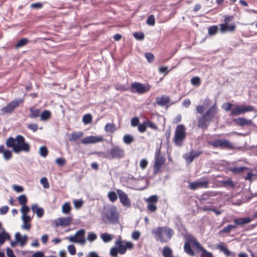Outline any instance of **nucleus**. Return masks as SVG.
<instances>
[{
	"instance_id": "1",
	"label": "nucleus",
	"mask_w": 257,
	"mask_h": 257,
	"mask_svg": "<svg viewBox=\"0 0 257 257\" xmlns=\"http://www.w3.org/2000/svg\"><path fill=\"white\" fill-rule=\"evenodd\" d=\"M6 144L9 148H12L16 153L21 152L28 153L30 151V145L26 142L25 138L22 135H17L16 138L10 137L6 141Z\"/></svg>"
},
{
	"instance_id": "2",
	"label": "nucleus",
	"mask_w": 257,
	"mask_h": 257,
	"mask_svg": "<svg viewBox=\"0 0 257 257\" xmlns=\"http://www.w3.org/2000/svg\"><path fill=\"white\" fill-rule=\"evenodd\" d=\"M218 111V107L215 103L198 118L197 122L198 127L203 130L207 129L209 123L214 118L215 115L217 113Z\"/></svg>"
},
{
	"instance_id": "3",
	"label": "nucleus",
	"mask_w": 257,
	"mask_h": 257,
	"mask_svg": "<svg viewBox=\"0 0 257 257\" xmlns=\"http://www.w3.org/2000/svg\"><path fill=\"white\" fill-rule=\"evenodd\" d=\"M103 222L115 224L118 222L119 214L116 207L112 206L104 209L101 215Z\"/></svg>"
},
{
	"instance_id": "4",
	"label": "nucleus",
	"mask_w": 257,
	"mask_h": 257,
	"mask_svg": "<svg viewBox=\"0 0 257 257\" xmlns=\"http://www.w3.org/2000/svg\"><path fill=\"white\" fill-rule=\"evenodd\" d=\"M152 234L157 240L163 241L165 239H170L174 231L167 227H158L152 230Z\"/></svg>"
},
{
	"instance_id": "5",
	"label": "nucleus",
	"mask_w": 257,
	"mask_h": 257,
	"mask_svg": "<svg viewBox=\"0 0 257 257\" xmlns=\"http://www.w3.org/2000/svg\"><path fill=\"white\" fill-rule=\"evenodd\" d=\"M166 158L161 152L160 149L157 150L155 154V162L153 165V173L156 175L163 171L165 167Z\"/></svg>"
},
{
	"instance_id": "6",
	"label": "nucleus",
	"mask_w": 257,
	"mask_h": 257,
	"mask_svg": "<svg viewBox=\"0 0 257 257\" xmlns=\"http://www.w3.org/2000/svg\"><path fill=\"white\" fill-rule=\"evenodd\" d=\"M186 137V128L183 124L178 125L175 131L173 141L175 145L181 147Z\"/></svg>"
},
{
	"instance_id": "7",
	"label": "nucleus",
	"mask_w": 257,
	"mask_h": 257,
	"mask_svg": "<svg viewBox=\"0 0 257 257\" xmlns=\"http://www.w3.org/2000/svg\"><path fill=\"white\" fill-rule=\"evenodd\" d=\"M24 99L22 98L13 100L0 109L1 114L5 115L13 113L17 108L24 103Z\"/></svg>"
},
{
	"instance_id": "8",
	"label": "nucleus",
	"mask_w": 257,
	"mask_h": 257,
	"mask_svg": "<svg viewBox=\"0 0 257 257\" xmlns=\"http://www.w3.org/2000/svg\"><path fill=\"white\" fill-rule=\"evenodd\" d=\"M125 156V151L123 148L115 145L108 152V158L111 159H121Z\"/></svg>"
},
{
	"instance_id": "9",
	"label": "nucleus",
	"mask_w": 257,
	"mask_h": 257,
	"mask_svg": "<svg viewBox=\"0 0 257 257\" xmlns=\"http://www.w3.org/2000/svg\"><path fill=\"white\" fill-rule=\"evenodd\" d=\"M233 16H226L224 18V23L219 24L221 33H225L227 32H233L235 31L236 27L234 23L228 24L229 22L233 20Z\"/></svg>"
},
{
	"instance_id": "10",
	"label": "nucleus",
	"mask_w": 257,
	"mask_h": 257,
	"mask_svg": "<svg viewBox=\"0 0 257 257\" xmlns=\"http://www.w3.org/2000/svg\"><path fill=\"white\" fill-rule=\"evenodd\" d=\"M150 89L149 84H143L140 82H133L131 85V91L133 93L143 94L148 91Z\"/></svg>"
},
{
	"instance_id": "11",
	"label": "nucleus",
	"mask_w": 257,
	"mask_h": 257,
	"mask_svg": "<svg viewBox=\"0 0 257 257\" xmlns=\"http://www.w3.org/2000/svg\"><path fill=\"white\" fill-rule=\"evenodd\" d=\"M254 107L251 105H238L231 110L230 115L237 116L241 114H244L247 112L254 111Z\"/></svg>"
},
{
	"instance_id": "12",
	"label": "nucleus",
	"mask_w": 257,
	"mask_h": 257,
	"mask_svg": "<svg viewBox=\"0 0 257 257\" xmlns=\"http://www.w3.org/2000/svg\"><path fill=\"white\" fill-rule=\"evenodd\" d=\"M116 192L118 194L119 201L123 206L130 207L131 206V200L128 197L127 195L122 190L117 189Z\"/></svg>"
},
{
	"instance_id": "13",
	"label": "nucleus",
	"mask_w": 257,
	"mask_h": 257,
	"mask_svg": "<svg viewBox=\"0 0 257 257\" xmlns=\"http://www.w3.org/2000/svg\"><path fill=\"white\" fill-rule=\"evenodd\" d=\"M208 180L201 181L200 180H199L194 182H189V185L188 187L189 189L194 190L200 188H207L208 187Z\"/></svg>"
},
{
	"instance_id": "14",
	"label": "nucleus",
	"mask_w": 257,
	"mask_h": 257,
	"mask_svg": "<svg viewBox=\"0 0 257 257\" xmlns=\"http://www.w3.org/2000/svg\"><path fill=\"white\" fill-rule=\"evenodd\" d=\"M104 139L102 136H90L86 137L81 140V143L83 144H95L102 142Z\"/></svg>"
},
{
	"instance_id": "15",
	"label": "nucleus",
	"mask_w": 257,
	"mask_h": 257,
	"mask_svg": "<svg viewBox=\"0 0 257 257\" xmlns=\"http://www.w3.org/2000/svg\"><path fill=\"white\" fill-rule=\"evenodd\" d=\"M202 153V151H194L191 150L189 153L185 154L183 156L184 159L186 160L187 163L189 164L192 163L193 160L195 158L199 156Z\"/></svg>"
},
{
	"instance_id": "16",
	"label": "nucleus",
	"mask_w": 257,
	"mask_h": 257,
	"mask_svg": "<svg viewBox=\"0 0 257 257\" xmlns=\"http://www.w3.org/2000/svg\"><path fill=\"white\" fill-rule=\"evenodd\" d=\"M72 215L66 217H60L55 220L56 226H66L72 223Z\"/></svg>"
},
{
	"instance_id": "17",
	"label": "nucleus",
	"mask_w": 257,
	"mask_h": 257,
	"mask_svg": "<svg viewBox=\"0 0 257 257\" xmlns=\"http://www.w3.org/2000/svg\"><path fill=\"white\" fill-rule=\"evenodd\" d=\"M216 248L218 249L220 252H223L226 257H236L235 252L229 250L227 247L223 243L218 244Z\"/></svg>"
},
{
	"instance_id": "18",
	"label": "nucleus",
	"mask_w": 257,
	"mask_h": 257,
	"mask_svg": "<svg viewBox=\"0 0 257 257\" xmlns=\"http://www.w3.org/2000/svg\"><path fill=\"white\" fill-rule=\"evenodd\" d=\"M235 124L240 126L252 125V121L251 119H247L244 117H238L233 119Z\"/></svg>"
},
{
	"instance_id": "19",
	"label": "nucleus",
	"mask_w": 257,
	"mask_h": 257,
	"mask_svg": "<svg viewBox=\"0 0 257 257\" xmlns=\"http://www.w3.org/2000/svg\"><path fill=\"white\" fill-rule=\"evenodd\" d=\"M252 220V219L249 217L238 218L233 220V223L235 224L234 225H236V228L237 226H243L250 223Z\"/></svg>"
},
{
	"instance_id": "20",
	"label": "nucleus",
	"mask_w": 257,
	"mask_h": 257,
	"mask_svg": "<svg viewBox=\"0 0 257 257\" xmlns=\"http://www.w3.org/2000/svg\"><path fill=\"white\" fill-rule=\"evenodd\" d=\"M85 231L83 229H80L77 231L74 236H71L70 241H85Z\"/></svg>"
},
{
	"instance_id": "21",
	"label": "nucleus",
	"mask_w": 257,
	"mask_h": 257,
	"mask_svg": "<svg viewBox=\"0 0 257 257\" xmlns=\"http://www.w3.org/2000/svg\"><path fill=\"white\" fill-rule=\"evenodd\" d=\"M170 102V98L169 96L164 95L161 97L156 98V103L158 105L164 106H167Z\"/></svg>"
},
{
	"instance_id": "22",
	"label": "nucleus",
	"mask_w": 257,
	"mask_h": 257,
	"mask_svg": "<svg viewBox=\"0 0 257 257\" xmlns=\"http://www.w3.org/2000/svg\"><path fill=\"white\" fill-rule=\"evenodd\" d=\"M83 135L84 133L82 132H74L69 135L68 140L70 142H75L82 138Z\"/></svg>"
},
{
	"instance_id": "23",
	"label": "nucleus",
	"mask_w": 257,
	"mask_h": 257,
	"mask_svg": "<svg viewBox=\"0 0 257 257\" xmlns=\"http://www.w3.org/2000/svg\"><path fill=\"white\" fill-rule=\"evenodd\" d=\"M192 242H185L184 249L185 252L191 256H194L195 255V252L192 248Z\"/></svg>"
},
{
	"instance_id": "24",
	"label": "nucleus",
	"mask_w": 257,
	"mask_h": 257,
	"mask_svg": "<svg viewBox=\"0 0 257 257\" xmlns=\"http://www.w3.org/2000/svg\"><path fill=\"white\" fill-rule=\"evenodd\" d=\"M22 219L23 221V225H22V227L23 229L26 230H30L31 228V218L29 215L27 216H22Z\"/></svg>"
},
{
	"instance_id": "25",
	"label": "nucleus",
	"mask_w": 257,
	"mask_h": 257,
	"mask_svg": "<svg viewBox=\"0 0 257 257\" xmlns=\"http://www.w3.org/2000/svg\"><path fill=\"white\" fill-rule=\"evenodd\" d=\"M30 114L29 117L32 118H35L39 117L40 115V110L37 109L35 107H31L29 109Z\"/></svg>"
},
{
	"instance_id": "26",
	"label": "nucleus",
	"mask_w": 257,
	"mask_h": 257,
	"mask_svg": "<svg viewBox=\"0 0 257 257\" xmlns=\"http://www.w3.org/2000/svg\"><path fill=\"white\" fill-rule=\"evenodd\" d=\"M247 169L248 168L246 167H230L228 168V170L234 174H237L243 172L245 170Z\"/></svg>"
},
{
	"instance_id": "27",
	"label": "nucleus",
	"mask_w": 257,
	"mask_h": 257,
	"mask_svg": "<svg viewBox=\"0 0 257 257\" xmlns=\"http://www.w3.org/2000/svg\"><path fill=\"white\" fill-rule=\"evenodd\" d=\"M32 209L34 213H36L38 217H42L44 215V210L42 208L38 207L37 205H33Z\"/></svg>"
},
{
	"instance_id": "28",
	"label": "nucleus",
	"mask_w": 257,
	"mask_h": 257,
	"mask_svg": "<svg viewBox=\"0 0 257 257\" xmlns=\"http://www.w3.org/2000/svg\"><path fill=\"white\" fill-rule=\"evenodd\" d=\"M234 145L231 142L228 140H222L221 148L222 149H226L231 150L234 149Z\"/></svg>"
},
{
	"instance_id": "29",
	"label": "nucleus",
	"mask_w": 257,
	"mask_h": 257,
	"mask_svg": "<svg viewBox=\"0 0 257 257\" xmlns=\"http://www.w3.org/2000/svg\"><path fill=\"white\" fill-rule=\"evenodd\" d=\"M222 140L220 139H216L213 141L208 142V144L210 146H212L214 148H220L221 149L222 148Z\"/></svg>"
},
{
	"instance_id": "30",
	"label": "nucleus",
	"mask_w": 257,
	"mask_h": 257,
	"mask_svg": "<svg viewBox=\"0 0 257 257\" xmlns=\"http://www.w3.org/2000/svg\"><path fill=\"white\" fill-rule=\"evenodd\" d=\"M123 242H115L116 247L118 249V252L121 254H124L126 249L125 245L122 244Z\"/></svg>"
},
{
	"instance_id": "31",
	"label": "nucleus",
	"mask_w": 257,
	"mask_h": 257,
	"mask_svg": "<svg viewBox=\"0 0 257 257\" xmlns=\"http://www.w3.org/2000/svg\"><path fill=\"white\" fill-rule=\"evenodd\" d=\"M236 229V225L229 224L226 226L223 227V228L219 232V234H222L223 233H228L230 232V231L232 229Z\"/></svg>"
},
{
	"instance_id": "32",
	"label": "nucleus",
	"mask_w": 257,
	"mask_h": 257,
	"mask_svg": "<svg viewBox=\"0 0 257 257\" xmlns=\"http://www.w3.org/2000/svg\"><path fill=\"white\" fill-rule=\"evenodd\" d=\"M71 207L69 202H66L62 205V211L64 214H68L71 210Z\"/></svg>"
},
{
	"instance_id": "33",
	"label": "nucleus",
	"mask_w": 257,
	"mask_h": 257,
	"mask_svg": "<svg viewBox=\"0 0 257 257\" xmlns=\"http://www.w3.org/2000/svg\"><path fill=\"white\" fill-rule=\"evenodd\" d=\"M218 31V27L216 25L211 26L208 28V34L209 36H214L216 35Z\"/></svg>"
},
{
	"instance_id": "34",
	"label": "nucleus",
	"mask_w": 257,
	"mask_h": 257,
	"mask_svg": "<svg viewBox=\"0 0 257 257\" xmlns=\"http://www.w3.org/2000/svg\"><path fill=\"white\" fill-rule=\"evenodd\" d=\"M116 130V126L114 123H107L104 127V130L106 132H110L113 133Z\"/></svg>"
},
{
	"instance_id": "35",
	"label": "nucleus",
	"mask_w": 257,
	"mask_h": 257,
	"mask_svg": "<svg viewBox=\"0 0 257 257\" xmlns=\"http://www.w3.org/2000/svg\"><path fill=\"white\" fill-rule=\"evenodd\" d=\"M29 41L27 38H23L20 40L15 45V48L18 49L19 48L24 46L29 43Z\"/></svg>"
},
{
	"instance_id": "36",
	"label": "nucleus",
	"mask_w": 257,
	"mask_h": 257,
	"mask_svg": "<svg viewBox=\"0 0 257 257\" xmlns=\"http://www.w3.org/2000/svg\"><path fill=\"white\" fill-rule=\"evenodd\" d=\"M11 241V236L9 233L5 231L3 229L2 232H0V241Z\"/></svg>"
},
{
	"instance_id": "37",
	"label": "nucleus",
	"mask_w": 257,
	"mask_h": 257,
	"mask_svg": "<svg viewBox=\"0 0 257 257\" xmlns=\"http://www.w3.org/2000/svg\"><path fill=\"white\" fill-rule=\"evenodd\" d=\"M134 137L129 134L125 135L123 137V141L125 144H130L134 141Z\"/></svg>"
},
{
	"instance_id": "38",
	"label": "nucleus",
	"mask_w": 257,
	"mask_h": 257,
	"mask_svg": "<svg viewBox=\"0 0 257 257\" xmlns=\"http://www.w3.org/2000/svg\"><path fill=\"white\" fill-rule=\"evenodd\" d=\"M29 239L27 235H21L20 232H17L15 234V241H27Z\"/></svg>"
},
{
	"instance_id": "39",
	"label": "nucleus",
	"mask_w": 257,
	"mask_h": 257,
	"mask_svg": "<svg viewBox=\"0 0 257 257\" xmlns=\"http://www.w3.org/2000/svg\"><path fill=\"white\" fill-rule=\"evenodd\" d=\"M92 117L90 114H86L83 115L82 121L85 124L90 123L92 122Z\"/></svg>"
},
{
	"instance_id": "40",
	"label": "nucleus",
	"mask_w": 257,
	"mask_h": 257,
	"mask_svg": "<svg viewBox=\"0 0 257 257\" xmlns=\"http://www.w3.org/2000/svg\"><path fill=\"white\" fill-rule=\"evenodd\" d=\"M51 112L49 110H45L42 112L41 118L43 120H47L51 117Z\"/></svg>"
},
{
	"instance_id": "41",
	"label": "nucleus",
	"mask_w": 257,
	"mask_h": 257,
	"mask_svg": "<svg viewBox=\"0 0 257 257\" xmlns=\"http://www.w3.org/2000/svg\"><path fill=\"white\" fill-rule=\"evenodd\" d=\"M191 83L193 85L198 86L201 84V81L199 77L195 76L191 78Z\"/></svg>"
},
{
	"instance_id": "42",
	"label": "nucleus",
	"mask_w": 257,
	"mask_h": 257,
	"mask_svg": "<svg viewBox=\"0 0 257 257\" xmlns=\"http://www.w3.org/2000/svg\"><path fill=\"white\" fill-rule=\"evenodd\" d=\"M147 209L151 212H155L157 209V207L155 203H151V202H147Z\"/></svg>"
},
{
	"instance_id": "43",
	"label": "nucleus",
	"mask_w": 257,
	"mask_h": 257,
	"mask_svg": "<svg viewBox=\"0 0 257 257\" xmlns=\"http://www.w3.org/2000/svg\"><path fill=\"white\" fill-rule=\"evenodd\" d=\"M107 196L109 200L112 202H115L117 199L116 194L113 191L109 192Z\"/></svg>"
},
{
	"instance_id": "44",
	"label": "nucleus",
	"mask_w": 257,
	"mask_h": 257,
	"mask_svg": "<svg viewBox=\"0 0 257 257\" xmlns=\"http://www.w3.org/2000/svg\"><path fill=\"white\" fill-rule=\"evenodd\" d=\"M18 200L19 204L22 205H25L28 201L27 198L25 195H20V196L18 197Z\"/></svg>"
},
{
	"instance_id": "45",
	"label": "nucleus",
	"mask_w": 257,
	"mask_h": 257,
	"mask_svg": "<svg viewBox=\"0 0 257 257\" xmlns=\"http://www.w3.org/2000/svg\"><path fill=\"white\" fill-rule=\"evenodd\" d=\"M162 254L164 256L172 255V250L171 248L165 246L163 249Z\"/></svg>"
},
{
	"instance_id": "46",
	"label": "nucleus",
	"mask_w": 257,
	"mask_h": 257,
	"mask_svg": "<svg viewBox=\"0 0 257 257\" xmlns=\"http://www.w3.org/2000/svg\"><path fill=\"white\" fill-rule=\"evenodd\" d=\"M39 153L40 155L43 157H46L48 154L47 148L45 146H43L40 148Z\"/></svg>"
},
{
	"instance_id": "47",
	"label": "nucleus",
	"mask_w": 257,
	"mask_h": 257,
	"mask_svg": "<svg viewBox=\"0 0 257 257\" xmlns=\"http://www.w3.org/2000/svg\"><path fill=\"white\" fill-rule=\"evenodd\" d=\"M100 237L103 241H110L112 239V236L107 233H102Z\"/></svg>"
},
{
	"instance_id": "48",
	"label": "nucleus",
	"mask_w": 257,
	"mask_h": 257,
	"mask_svg": "<svg viewBox=\"0 0 257 257\" xmlns=\"http://www.w3.org/2000/svg\"><path fill=\"white\" fill-rule=\"evenodd\" d=\"M146 123L147 127H150L151 128L156 131L158 130L157 125L153 122L150 120H146Z\"/></svg>"
},
{
	"instance_id": "49",
	"label": "nucleus",
	"mask_w": 257,
	"mask_h": 257,
	"mask_svg": "<svg viewBox=\"0 0 257 257\" xmlns=\"http://www.w3.org/2000/svg\"><path fill=\"white\" fill-rule=\"evenodd\" d=\"M158 201V198L157 195H152L146 199V202H151L156 204Z\"/></svg>"
},
{
	"instance_id": "50",
	"label": "nucleus",
	"mask_w": 257,
	"mask_h": 257,
	"mask_svg": "<svg viewBox=\"0 0 257 257\" xmlns=\"http://www.w3.org/2000/svg\"><path fill=\"white\" fill-rule=\"evenodd\" d=\"M40 183L43 185L44 188L48 189L50 187L49 183L46 177L41 178L40 180Z\"/></svg>"
},
{
	"instance_id": "51",
	"label": "nucleus",
	"mask_w": 257,
	"mask_h": 257,
	"mask_svg": "<svg viewBox=\"0 0 257 257\" xmlns=\"http://www.w3.org/2000/svg\"><path fill=\"white\" fill-rule=\"evenodd\" d=\"M147 124L146 123V121H144L143 123H140L138 125V131L141 133H143L146 131L147 130Z\"/></svg>"
},
{
	"instance_id": "52",
	"label": "nucleus",
	"mask_w": 257,
	"mask_h": 257,
	"mask_svg": "<svg viewBox=\"0 0 257 257\" xmlns=\"http://www.w3.org/2000/svg\"><path fill=\"white\" fill-rule=\"evenodd\" d=\"M192 245L193 247H195L197 250H200L201 252L205 249L202 247V246L199 243V242H191Z\"/></svg>"
},
{
	"instance_id": "53",
	"label": "nucleus",
	"mask_w": 257,
	"mask_h": 257,
	"mask_svg": "<svg viewBox=\"0 0 257 257\" xmlns=\"http://www.w3.org/2000/svg\"><path fill=\"white\" fill-rule=\"evenodd\" d=\"M145 57L148 60V61L150 63L152 62L155 58L154 55L153 53L147 52L145 53Z\"/></svg>"
},
{
	"instance_id": "54",
	"label": "nucleus",
	"mask_w": 257,
	"mask_h": 257,
	"mask_svg": "<svg viewBox=\"0 0 257 257\" xmlns=\"http://www.w3.org/2000/svg\"><path fill=\"white\" fill-rule=\"evenodd\" d=\"M148 165V162L147 159H143L140 161V166L141 169L144 170L146 168Z\"/></svg>"
},
{
	"instance_id": "55",
	"label": "nucleus",
	"mask_w": 257,
	"mask_h": 257,
	"mask_svg": "<svg viewBox=\"0 0 257 257\" xmlns=\"http://www.w3.org/2000/svg\"><path fill=\"white\" fill-rule=\"evenodd\" d=\"M147 23L151 26H154L155 24V20L153 15H150L147 20Z\"/></svg>"
},
{
	"instance_id": "56",
	"label": "nucleus",
	"mask_w": 257,
	"mask_h": 257,
	"mask_svg": "<svg viewBox=\"0 0 257 257\" xmlns=\"http://www.w3.org/2000/svg\"><path fill=\"white\" fill-rule=\"evenodd\" d=\"M134 37L137 40H142L144 39L145 36L143 33L136 32L133 34Z\"/></svg>"
},
{
	"instance_id": "57",
	"label": "nucleus",
	"mask_w": 257,
	"mask_h": 257,
	"mask_svg": "<svg viewBox=\"0 0 257 257\" xmlns=\"http://www.w3.org/2000/svg\"><path fill=\"white\" fill-rule=\"evenodd\" d=\"M21 211L23 214V216H27V213L29 212L30 209L28 206L24 205L22 207Z\"/></svg>"
},
{
	"instance_id": "58",
	"label": "nucleus",
	"mask_w": 257,
	"mask_h": 257,
	"mask_svg": "<svg viewBox=\"0 0 257 257\" xmlns=\"http://www.w3.org/2000/svg\"><path fill=\"white\" fill-rule=\"evenodd\" d=\"M131 125L133 127L136 126L137 125L138 126L140 124L139 119L137 117H133L131 119Z\"/></svg>"
},
{
	"instance_id": "59",
	"label": "nucleus",
	"mask_w": 257,
	"mask_h": 257,
	"mask_svg": "<svg viewBox=\"0 0 257 257\" xmlns=\"http://www.w3.org/2000/svg\"><path fill=\"white\" fill-rule=\"evenodd\" d=\"M28 128L32 130L33 132H35L38 130V126L36 123H30L28 125Z\"/></svg>"
},
{
	"instance_id": "60",
	"label": "nucleus",
	"mask_w": 257,
	"mask_h": 257,
	"mask_svg": "<svg viewBox=\"0 0 257 257\" xmlns=\"http://www.w3.org/2000/svg\"><path fill=\"white\" fill-rule=\"evenodd\" d=\"M201 257H214L211 252L207 251L205 249L203 250L201 254Z\"/></svg>"
},
{
	"instance_id": "61",
	"label": "nucleus",
	"mask_w": 257,
	"mask_h": 257,
	"mask_svg": "<svg viewBox=\"0 0 257 257\" xmlns=\"http://www.w3.org/2000/svg\"><path fill=\"white\" fill-rule=\"evenodd\" d=\"M68 250L71 255H74L76 253L75 248L73 244H70L68 246Z\"/></svg>"
},
{
	"instance_id": "62",
	"label": "nucleus",
	"mask_w": 257,
	"mask_h": 257,
	"mask_svg": "<svg viewBox=\"0 0 257 257\" xmlns=\"http://www.w3.org/2000/svg\"><path fill=\"white\" fill-rule=\"evenodd\" d=\"M3 154H4V157L5 158V159L7 160L10 159L12 157V153L9 150H6L4 152Z\"/></svg>"
},
{
	"instance_id": "63",
	"label": "nucleus",
	"mask_w": 257,
	"mask_h": 257,
	"mask_svg": "<svg viewBox=\"0 0 257 257\" xmlns=\"http://www.w3.org/2000/svg\"><path fill=\"white\" fill-rule=\"evenodd\" d=\"M73 203L76 208H80L83 204V201L81 200H75Z\"/></svg>"
},
{
	"instance_id": "64",
	"label": "nucleus",
	"mask_w": 257,
	"mask_h": 257,
	"mask_svg": "<svg viewBox=\"0 0 257 257\" xmlns=\"http://www.w3.org/2000/svg\"><path fill=\"white\" fill-rule=\"evenodd\" d=\"M97 238L96 235L93 233V232H90L89 233L88 236H87V239L89 241H93Z\"/></svg>"
}]
</instances>
